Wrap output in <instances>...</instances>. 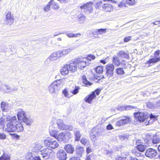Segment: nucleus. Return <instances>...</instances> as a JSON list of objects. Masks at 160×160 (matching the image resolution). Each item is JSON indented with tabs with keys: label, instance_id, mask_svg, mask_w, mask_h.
<instances>
[{
	"label": "nucleus",
	"instance_id": "1",
	"mask_svg": "<svg viewBox=\"0 0 160 160\" xmlns=\"http://www.w3.org/2000/svg\"><path fill=\"white\" fill-rule=\"evenodd\" d=\"M7 121H10L7 124L5 131L8 132H15V123L18 122V120L16 116H8L6 118Z\"/></svg>",
	"mask_w": 160,
	"mask_h": 160
},
{
	"label": "nucleus",
	"instance_id": "2",
	"mask_svg": "<svg viewBox=\"0 0 160 160\" xmlns=\"http://www.w3.org/2000/svg\"><path fill=\"white\" fill-rule=\"evenodd\" d=\"M72 136L71 133L69 132H61L58 135L56 139L59 142H67L71 138Z\"/></svg>",
	"mask_w": 160,
	"mask_h": 160
},
{
	"label": "nucleus",
	"instance_id": "3",
	"mask_svg": "<svg viewBox=\"0 0 160 160\" xmlns=\"http://www.w3.org/2000/svg\"><path fill=\"white\" fill-rule=\"evenodd\" d=\"M44 145L46 147L55 149L59 146L58 142L53 138H48L43 141Z\"/></svg>",
	"mask_w": 160,
	"mask_h": 160
},
{
	"label": "nucleus",
	"instance_id": "4",
	"mask_svg": "<svg viewBox=\"0 0 160 160\" xmlns=\"http://www.w3.org/2000/svg\"><path fill=\"white\" fill-rule=\"evenodd\" d=\"M106 76L108 78L109 81L113 80L114 78L113 70L114 69V66L112 64L109 63L106 66Z\"/></svg>",
	"mask_w": 160,
	"mask_h": 160
},
{
	"label": "nucleus",
	"instance_id": "5",
	"mask_svg": "<svg viewBox=\"0 0 160 160\" xmlns=\"http://www.w3.org/2000/svg\"><path fill=\"white\" fill-rule=\"evenodd\" d=\"M136 120L140 122H145L148 118L149 115L147 112H136L134 113Z\"/></svg>",
	"mask_w": 160,
	"mask_h": 160
},
{
	"label": "nucleus",
	"instance_id": "6",
	"mask_svg": "<svg viewBox=\"0 0 160 160\" xmlns=\"http://www.w3.org/2000/svg\"><path fill=\"white\" fill-rule=\"evenodd\" d=\"M61 85V81L60 80H57L53 82L48 87L49 91L51 93L55 92V89L60 88Z\"/></svg>",
	"mask_w": 160,
	"mask_h": 160
},
{
	"label": "nucleus",
	"instance_id": "7",
	"mask_svg": "<svg viewBox=\"0 0 160 160\" xmlns=\"http://www.w3.org/2000/svg\"><path fill=\"white\" fill-rule=\"evenodd\" d=\"M52 152V149L48 148H46L38 152V154L40 156V157L47 159L49 158Z\"/></svg>",
	"mask_w": 160,
	"mask_h": 160
},
{
	"label": "nucleus",
	"instance_id": "8",
	"mask_svg": "<svg viewBox=\"0 0 160 160\" xmlns=\"http://www.w3.org/2000/svg\"><path fill=\"white\" fill-rule=\"evenodd\" d=\"M160 51L157 50L155 52L154 54V58L150 59L147 61L146 64H148L149 66L151 65V64H153L160 61Z\"/></svg>",
	"mask_w": 160,
	"mask_h": 160
},
{
	"label": "nucleus",
	"instance_id": "9",
	"mask_svg": "<svg viewBox=\"0 0 160 160\" xmlns=\"http://www.w3.org/2000/svg\"><path fill=\"white\" fill-rule=\"evenodd\" d=\"M58 128L61 130H72L73 127L71 125H67L64 124L63 122L61 119H58L57 121Z\"/></svg>",
	"mask_w": 160,
	"mask_h": 160
},
{
	"label": "nucleus",
	"instance_id": "10",
	"mask_svg": "<svg viewBox=\"0 0 160 160\" xmlns=\"http://www.w3.org/2000/svg\"><path fill=\"white\" fill-rule=\"evenodd\" d=\"M93 3L91 2L87 3L80 6L81 9L86 13L93 11Z\"/></svg>",
	"mask_w": 160,
	"mask_h": 160
},
{
	"label": "nucleus",
	"instance_id": "11",
	"mask_svg": "<svg viewBox=\"0 0 160 160\" xmlns=\"http://www.w3.org/2000/svg\"><path fill=\"white\" fill-rule=\"evenodd\" d=\"M131 118L129 116H124L122 119L117 122L116 124L118 126H122L130 122Z\"/></svg>",
	"mask_w": 160,
	"mask_h": 160
},
{
	"label": "nucleus",
	"instance_id": "12",
	"mask_svg": "<svg viewBox=\"0 0 160 160\" xmlns=\"http://www.w3.org/2000/svg\"><path fill=\"white\" fill-rule=\"evenodd\" d=\"M87 60L88 59L87 58H80L77 60L78 68H84L86 66L88 65L90 63L87 62Z\"/></svg>",
	"mask_w": 160,
	"mask_h": 160
},
{
	"label": "nucleus",
	"instance_id": "13",
	"mask_svg": "<svg viewBox=\"0 0 160 160\" xmlns=\"http://www.w3.org/2000/svg\"><path fill=\"white\" fill-rule=\"evenodd\" d=\"M14 21V17L10 12L6 13L5 20V22L7 24L12 25Z\"/></svg>",
	"mask_w": 160,
	"mask_h": 160
},
{
	"label": "nucleus",
	"instance_id": "14",
	"mask_svg": "<svg viewBox=\"0 0 160 160\" xmlns=\"http://www.w3.org/2000/svg\"><path fill=\"white\" fill-rule=\"evenodd\" d=\"M77 60H72L68 65L69 70L71 72H74L77 70L78 65Z\"/></svg>",
	"mask_w": 160,
	"mask_h": 160
},
{
	"label": "nucleus",
	"instance_id": "15",
	"mask_svg": "<svg viewBox=\"0 0 160 160\" xmlns=\"http://www.w3.org/2000/svg\"><path fill=\"white\" fill-rule=\"evenodd\" d=\"M56 156L59 160H66L67 158L66 152L62 149L59 150L57 152Z\"/></svg>",
	"mask_w": 160,
	"mask_h": 160
},
{
	"label": "nucleus",
	"instance_id": "16",
	"mask_svg": "<svg viewBox=\"0 0 160 160\" xmlns=\"http://www.w3.org/2000/svg\"><path fill=\"white\" fill-rule=\"evenodd\" d=\"M157 151L152 148H148L145 153V156L150 158H153L157 155Z\"/></svg>",
	"mask_w": 160,
	"mask_h": 160
},
{
	"label": "nucleus",
	"instance_id": "17",
	"mask_svg": "<svg viewBox=\"0 0 160 160\" xmlns=\"http://www.w3.org/2000/svg\"><path fill=\"white\" fill-rule=\"evenodd\" d=\"M58 51L52 53L46 60V62L54 61L60 57Z\"/></svg>",
	"mask_w": 160,
	"mask_h": 160
},
{
	"label": "nucleus",
	"instance_id": "18",
	"mask_svg": "<svg viewBox=\"0 0 160 160\" xmlns=\"http://www.w3.org/2000/svg\"><path fill=\"white\" fill-rule=\"evenodd\" d=\"M75 48L74 47H71L68 48L64 49L62 50L58 51V53L60 55V57L67 55Z\"/></svg>",
	"mask_w": 160,
	"mask_h": 160
},
{
	"label": "nucleus",
	"instance_id": "19",
	"mask_svg": "<svg viewBox=\"0 0 160 160\" xmlns=\"http://www.w3.org/2000/svg\"><path fill=\"white\" fill-rule=\"evenodd\" d=\"M26 116L25 112L23 111L22 109H19L18 110L17 113V120H22Z\"/></svg>",
	"mask_w": 160,
	"mask_h": 160
},
{
	"label": "nucleus",
	"instance_id": "20",
	"mask_svg": "<svg viewBox=\"0 0 160 160\" xmlns=\"http://www.w3.org/2000/svg\"><path fill=\"white\" fill-rule=\"evenodd\" d=\"M40 157L39 155L36 156L31 152H29L27 156V159L28 160H41Z\"/></svg>",
	"mask_w": 160,
	"mask_h": 160
},
{
	"label": "nucleus",
	"instance_id": "21",
	"mask_svg": "<svg viewBox=\"0 0 160 160\" xmlns=\"http://www.w3.org/2000/svg\"><path fill=\"white\" fill-rule=\"evenodd\" d=\"M49 130L50 135L56 139L58 136V135L57 134L58 130L52 126H50Z\"/></svg>",
	"mask_w": 160,
	"mask_h": 160
},
{
	"label": "nucleus",
	"instance_id": "22",
	"mask_svg": "<svg viewBox=\"0 0 160 160\" xmlns=\"http://www.w3.org/2000/svg\"><path fill=\"white\" fill-rule=\"evenodd\" d=\"M96 96L94 92H92L91 94H90L87 96L84 99L85 101L89 103H91L92 101L96 97Z\"/></svg>",
	"mask_w": 160,
	"mask_h": 160
},
{
	"label": "nucleus",
	"instance_id": "23",
	"mask_svg": "<svg viewBox=\"0 0 160 160\" xmlns=\"http://www.w3.org/2000/svg\"><path fill=\"white\" fill-rule=\"evenodd\" d=\"M64 149L67 153L72 154L73 153L74 150V148L72 145L68 144L65 145L64 147Z\"/></svg>",
	"mask_w": 160,
	"mask_h": 160
},
{
	"label": "nucleus",
	"instance_id": "24",
	"mask_svg": "<svg viewBox=\"0 0 160 160\" xmlns=\"http://www.w3.org/2000/svg\"><path fill=\"white\" fill-rule=\"evenodd\" d=\"M1 108L2 111L5 112H8L11 108L10 105L4 102H2Z\"/></svg>",
	"mask_w": 160,
	"mask_h": 160
},
{
	"label": "nucleus",
	"instance_id": "25",
	"mask_svg": "<svg viewBox=\"0 0 160 160\" xmlns=\"http://www.w3.org/2000/svg\"><path fill=\"white\" fill-rule=\"evenodd\" d=\"M103 9L106 12H111L112 10V5L109 3H105L102 6Z\"/></svg>",
	"mask_w": 160,
	"mask_h": 160
},
{
	"label": "nucleus",
	"instance_id": "26",
	"mask_svg": "<svg viewBox=\"0 0 160 160\" xmlns=\"http://www.w3.org/2000/svg\"><path fill=\"white\" fill-rule=\"evenodd\" d=\"M68 65L66 64L64 65L62 67L60 70L61 74L63 75H65L68 74L69 72V69L68 68Z\"/></svg>",
	"mask_w": 160,
	"mask_h": 160
},
{
	"label": "nucleus",
	"instance_id": "27",
	"mask_svg": "<svg viewBox=\"0 0 160 160\" xmlns=\"http://www.w3.org/2000/svg\"><path fill=\"white\" fill-rule=\"evenodd\" d=\"M15 132H22L23 130V128L22 125L19 123L18 120V122L17 123H15Z\"/></svg>",
	"mask_w": 160,
	"mask_h": 160
},
{
	"label": "nucleus",
	"instance_id": "28",
	"mask_svg": "<svg viewBox=\"0 0 160 160\" xmlns=\"http://www.w3.org/2000/svg\"><path fill=\"white\" fill-rule=\"evenodd\" d=\"M112 62L113 64L116 66H119L121 64V62L118 58L115 55L112 58Z\"/></svg>",
	"mask_w": 160,
	"mask_h": 160
},
{
	"label": "nucleus",
	"instance_id": "29",
	"mask_svg": "<svg viewBox=\"0 0 160 160\" xmlns=\"http://www.w3.org/2000/svg\"><path fill=\"white\" fill-rule=\"evenodd\" d=\"M22 120L27 125H30L33 122L32 120L30 117H27V116Z\"/></svg>",
	"mask_w": 160,
	"mask_h": 160
},
{
	"label": "nucleus",
	"instance_id": "30",
	"mask_svg": "<svg viewBox=\"0 0 160 160\" xmlns=\"http://www.w3.org/2000/svg\"><path fill=\"white\" fill-rule=\"evenodd\" d=\"M78 20L80 23L82 24L84 23L86 20L85 17L83 14H79L78 16Z\"/></svg>",
	"mask_w": 160,
	"mask_h": 160
},
{
	"label": "nucleus",
	"instance_id": "31",
	"mask_svg": "<svg viewBox=\"0 0 160 160\" xmlns=\"http://www.w3.org/2000/svg\"><path fill=\"white\" fill-rule=\"evenodd\" d=\"M77 154L78 156H81L84 151V148L80 146H78L76 148Z\"/></svg>",
	"mask_w": 160,
	"mask_h": 160
},
{
	"label": "nucleus",
	"instance_id": "32",
	"mask_svg": "<svg viewBox=\"0 0 160 160\" xmlns=\"http://www.w3.org/2000/svg\"><path fill=\"white\" fill-rule=\"evenodd\" d=\"M75 140L78 141L81 136V134L80 132L79 131L76 130L74 132Z\"/></svg>",
	"mask_w": 160,
	"mask_h": 160
},
{
	"label": "nucleus",
	"instance_id": "33",
	"mask_svg": "<svg viewBox=\"0 0 160 160\" xmlns=\"http://www.w3.org/2000/svg\"><path fill=\"white\" fill-rule=\"evenodd\" d=\"M118 55L119 57L126 58L128 56V54L123 51L119 52Z\"/></svg>",
	"mask_w": 160,
	"mask_h": 160
},
{
	"label": "nucleus",
	"instance_id": "34",
	"mask_svg": "<svg viewBox=\"0 0 160 160\" xmlns=\"http://www.w3.org/2000/svg\"><path fill=\"white\" fill-rule=\"evenodd\" d=\"M80 142L84 146H88L89 145V142L88 140L85 138H82Z\"/></svg>",
	"mask_w": 160,
	"mask_h": 160
},
{
	"label": "nucleus",
	"instance_id": "35",
	"mask_svg": "<svg viewBox=\"0 0 160 160\" xmlns=\"http://www.w3.org/2000/svg\"><path fill=\"white\" fill-rule=\"evenodd\" d=\"M82 82L83 83L87 86H90L92 85V83L88 81L85 75H83L82 77Z\"/></svg>",
	"mask_w": 160,
	"mask_h": 160
},
{
	"label": "nucleus",
	"instance_id": "36",
	"mask_svg": "<svg viewBox=\"0 0 160 160\" xmlns=\"http://www.w3.org/2000/svg\"><path fill=\"white\" fill-rule=\"evenodd\" d=\"M50 1H52V3H51V6L52 8L54 9H58L59 7L58 4L54 2L53 0H51Z\"/></svg>",
	"mask_w": 160,
	"mask_h": 160
},
{
	"label": "nucleus",
	"instance_id": "37",
	"mask_svg": "<svg viewBox=\"0 0 160 160\" xmlns=\"http://www.w3.org/2000/svg\"><path fill=\"white\" fill-rule=\"evenodd\" d=\"M137 148L140 152H143L145 149V146L141 144L138 145L137 147Z\"/></svg>",
	"mask_w": 160,
	"mask_h": 160
},
{
	"label": "nucleus",
	"instance_id": "38",
	"mask_svg": "<svg viewBox=\"0 0 160 160\" xmlns=\"http://www.w3.org/2000/svg\"><path fill=\"white\" fill-rule=\"evenodd\" d=\"M10 159V156L5 154H3L0 157V160H9Z\"/></svg>",
	"mask_w": 160,
	"mask_h": 160
},
{
	"label": "nucleus",
	"instance_id": "39",
	"mask_svg": "<svg viewBox=\"0 0 160 160\" xmlns=\"http://www.w3.org/2000/svg\"><path fill=\"white\" fill-rule=\"evenodd\" d=\"M102 1L101 0H95L94 2L95 6L96 8H98L101 6V4L102 3Z\"/></svg>",
	"mask_w": 160,
	"mask_h": 160
},
{
	"label": "nucleus",
	"instance_id": "40",
	"mask_svg": "<svg viewBox=\"0 0 160 160\" xmlns=\"http://www.w3.org/2000/svg\"><path fill=\"white\" fill-rule=\"evenodd\" d=\"M79 88L78 86H76L73 90L71 91L70 92L73 95H76L78 93Z\"/></svg>",
	"mask_w": 160,
	"mask_h": 160
},
{
	"label": "nucleus",
	"instance_id": "41",
	"mask_svg": "<svg viewBox=\"0 0 160 160\" xmlns=\"http://www.w3.org/2000/svg\"><path fill=\"white\" fill-rule=\"evenodd\" d=\"M42 146L39 143H35V145L34 147L33 148V151L35 152H37L38 150H39L41 149Z\"/></svg>",
	"mask_w": 160,
	"mask_h": 160
},
{
	"label": "nucleus",
	"instance_id": "42",
	"mask_svg": "<svg viewBox=\"0 0 160 160\" xmlns=\"http://www.w3.org/2000/svg\"><path fill=\"white\" fill-rule=\"evenodd\" d=\"M5 124V119L2 117L0 119V128H4Z\"/></svg>",
	"mask_w": 160,
	"mask_h": 160
},
{
	"label": "nucleus",
	"instance_id": "43",
	"mask_svg": "<svg viewBox=\"0 0 160 160\" xmlns=\"http://www.w3.org/2000/svg\"><path fill=\"white\" fill-rule=\"evenodd\" d=\"M4 86H5L7 90H10L11 92H13L14 91H16L18 89V88H17V87H15L14 88H12L10 86L7 84H5L4 85Z\"/></svg>",
	"mask_w": 160,
	"mask_h": 160
},
{
	"label": "nucleus",
	"instance_id": "44",
	"mask_svg": "<svg viewBox=\"0 0 160 160\" xmlns=\"http://www.w3.org/2000/svg\"><path fill=\"white\" fill-rule=\"evenodd\" d=\"M97 73H102L103 72V67L101 66H98L95 69Z\"/></svg>",
	"mask_w": 160,
	"mask_h": 160
},
{
	"label": "nucleus",
	"instance_id": "45",
	"mask_svg": "<svg viewBox=\"0 0 160 160\" xmlns=\"http://www.w3.org/2000/svg\"><path fill=\"white\" fill-rule=\"evenodd\" d=\"M116 72L117 74L119 75H123L124 73V71L122 68H119L116 70Z\"/></svg>",
	"mask_w": 160,
	"mask_h": 160
},
{
	"label": "nucleus",
	"instance_id": "46",
	"mask_svg": "<svg viewBox=\"0 0 160 160\" xmlns=\"http://www.w3.org/2000/svg\"><path fill=\"white\" fill-rule=\"evenodd\" d=\"M147 107L151 109H154L156 108L155 103L151 102H148L147 103Z\"/></svg>",
	"mask_w": 160,
	"mask_h": 160
},
{
	"label": "nucleus",
	"instance_id": "47",
	"mask_svg": "<svg viewBox=\"0 0 160 160\" xmlns=\"http://www.w3.org/2000/svg\"><path fill=\"white\" fill-rule=\"evenodd\" d=\"M126 2L129 6H133L135 4V0H126Z\"/></svg>",
	"mask_w": 160,
	"mask_h": 160
},
{
	"label": "nucleus",
	"instance_id": "48",
	"mask_svg": "<svg viewBox=\"0 0 160 160\" xmlns=\"http://www.w3.org/2000/svg\"><path fill=\"white\" fill-rule=\"evenodd\" d=\"M159 138L156 136H154L153 138L152 142L154 143H158L160 142Z\"/></svg>",
	"mask_w": 160,
	"mask_h": 160
},
{
	"label": "nucleus",
	"instance_id": "49",
	"mask_svg": "<svg viewBox=\"0 0 160 160\" xmlns=\"http://www.w3.org/2000/svg\"><path fill=\"white\" fill-rule=\"evenodd\" d=\"M52 1H50L48 4L46 6H45L43 8L44 11L45 12H47L50 10L51 3H52Z\"/></svg>",
	"mask_w": 160,
	"mask_h": 160
},
{
	"label": "nucleus",
	"instance_id": "50",
	"mask_svg": "<svg viewBox=\"0 0 160 160\" xmlns=\"http://www.w3.org/2000/svg\"><path fill=\"white\" fill-rule=\"evenodd\" d=\"M62 93L64 95V96L66 97L67 98H69L72 95H70L68 93V90L66 89H64V90L62 91Z\"/></svg>",
	"mask_w": 160,
	"mask_h": 160
},
{
	"label": "nucleus",
	"instance_id": "51",
	"mask_svg": "<svg viewBox=\"0 0 160 160\" xmlns=\"http://www.w3.org/2000/svg\"><path fill=\"white\" fill-rule=\"evenodd\" d=\"M106 29H100L98 30V35L99 34L102 35L106 32Z\"/></svg>",
	"mask_w": 160,
	"mask_h": 160
},
{
	"label": "nucleus",
	"instance_id": "52",
	"mask_svg": "<svg viewBox=\"0 0 160 160\" xmlns=\"http://www.w3.org/2000/svg\"><path fill=\"white\" fill-rule=\"evenodd\" d=\"M136 108V107L131 105L125 106V110H132Z\"/></svg>",
	"mask_w": 160,
	"mask_h": 160
},
{
	"label": "nucleus",
	"instance_id": "53",
	"mask_svg": "<svg viewBox=\"0 0 160 160\" xmlns=\"http://www.w3.org/2000/svg\"><path fill=\"white\" fill-rule=\"evenodd\" d=\"M118 7L120 8L125 7H126V2L123 1L121 2L118 5Z\"/></svg>",
	"mask_w": 160,
	"mask_h": 160
},
{
	"label": "nucleus",
	"instance_id": "54",
	"mask_svg": "<svg viewBox=\"0 0 160 160\" xmlns=\"http://www.w3.org/2000/svg\"><path fill=\"white\" fill-rule=\"evenodd\" d=\"M117 110L119 111H122L125 110V106H118L116 107Z\"/></svg>",
	"mask_w": 160,
	"mask_h": 160
},
{
	"label": "nucleus",
	"instance_id": "55",
	"mask_svg": "<svg viewBox=\"0 0 160 160\" xmlns=\"http://www.w3.org/2000/svg\"><path fill=\"white\" fill-rule=\"evenodd\" d=\"M95 58V56L92 55H90L88 56V57L87 58L88 59L87 61H88V60H89L90 61H91V60H94Z\"/></svg>",
	"mask_w": 160,
	"mask_h": 160
},
{
	"label": "nucleus",
	"instance_id": "56",
	"mask_svg": "<svg viewBox=\"0 0 160 160\" xmlns=\"http://www.w3.org/2000/svg\"><path fill=\"white\" fill-rule=\"evenodd\" d=\"M115 160H129L126 157L122 158L121 157H118L116 158Z\"/></svg>",
	"mask_w": 160,
	"mask_h": 160
},
{
	"label": "nucleus",
	"instance_id": "57",
	"mask_svg": "<svg viewBox=\"0 0 160 160\" xmlns=\"http://www.w3.org/2000/svg\"><path fill=\"white\" fill-rule=\"evenodd\" d=\"M96 136L94 134L92 133H91L90 135V138L92 141H95L96 139Z\"/></svg>",
	"mask_w": 160,
	"mask_h": 160
},
{
	"label": "nucleus",
	"instance_id": "58",
	"mask_svg": "<svg viewBox=\"0 0 160 160\" xmlns=\"http://www.w3.org/2000/svg\"><path fill=\"white\" fill-rule=\"evenodd\" d=\"M131 36L127 37L125 38L124 41L125 42H127L131 40Z\"/></svg>",
	"mask_w": 160,
	"mask_h": 160
},
{
	"label": "nucleus",
	"instance_id": "59",
	"mask_svg": "<svg viewBox=\"0 0 160 160\" xmlns=\"http://www.w3.org/2000/svg\"><path fill=\"white\" fill-rule=\"evenodd\" d=\"M6 138V135L4 133H0V139H4Z\"/></svg>",
	"mask_w": 160,
	"mask_h": 160
},
{
	"label": "nucleus",
	"instance_id": "60",
	"mask_svg": "<svg viewBox=\"0 0 160 160\" xmlns=\"http://www.w3.org/2000/svg\"><path fill=\"white\" fill-rule=\"evenodd\" d=\"M155 107L156 108H157L158 107H160V99L158 100V101L156 102L155 103Z\"/></svg>",
	"mask_w": 160,
	"mask_h": 160
},
{
	"label": "nucleus",
	"instance_id": "61",
	"mask_svg": "<svg viewBox=\"0 0 160 160\" xmlns=\"http://www.w3.org/2000/svg\"><path fill=\"white\" fill-rule=\"evenodd\" d=\"M73 33H70L68 32H67L66 33V34L68 37L69 38H73Z\"/></svg>",
	"mask_w": 160,
	"mask_h": 160
},
{
	"label": "nucleus",
	"instance_id": "62",
	"mask_svg": "<svg viewBox=\"0 0 160 160\" xmlns=\"http://www.w3.org/2000/svg\"><path fill=\"white\" fill-rule=\"evenodd\" d=\"M107 129L108 130H110L113 129V128L111 124H109L107 127Z\"/></svg>",
	"mask_w": 160,
	"mask_h": 160
},
{
	"label": "nucleus",
	"instance_id": "63",
	"mask_svg": "<svg viewBox=\"0 0 160 160\" xmlns=\"http://www.w3.org/2000/svg\"><path fill=\"white\" fill-rule=\"evenodd\" d=\"M81 35V33H78L77 34H73V38L74 37H78Z\"/></svg>",
	"mask_w": 160,
	"mask_h": 160
},
{
	"label": "nucleus",
	"instance_id": "64",
	"mask_svg": "<svg viewBox=\"0 0 160 160\" xmlns=\"http://www.w3.org/2000/svg\"><path fill=\"white\" fill-rule=\"evenodd\" d=\"M69 160H80V159L78 157H72Z\"/></svg>",
	"mask_w": 160,
	"mask_h": 160
}]
</instances>
